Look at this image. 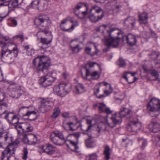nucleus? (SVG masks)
<instances>
[{
	"mask_svg": "<svg viewBox=\"0 0 160 160\" xmlns=\"http://www.w3.org/2000/svg\"><path fill=\"white\" fill-rule=\"evenodd\" d=\"M25 108H26V109H28V107H23L21 108H20V109L18 111L19 113L20 114V113H22V111L23 109Z\"/></svg>",
	"mask_w": 160,
	"mask_h": 160,
	"instance_id": "nucleus-59",
	"label": "nucleus"
},
{
	"mask_svg": "<svg viewBox=\"0 0 160 160\" xmlns=\"http://www.w3.org/2000/svg\"><path fill=\"white\" fill-rule=\"evenodd\" d=\"M80 136V134L79 133L75 132L70 134L68 137V141L75 147L76 149H78L79 148L78 145V138Z\"/></svg>",
	"mask_w": 160,
	"mask_h": 160,
	"instance_id": "nucleus-11",
	"label": "nucleus"
},
{
	"mask_svg": "<svg viewBox=\"0 0 160 160\" xmlns=\"http://www.w3.org/2000/svg\"><path fill=\"white\" fill-rule=\"evenodd\" d=\"M20 143L19 139H16L14 141H12L8 143V144L7 146V150H14L18 147Z\"/></svg>",
	"mask_w": 160,
	"mask_h": 160,
	"instance_id": "nucleus-19",
	"label": "nucleus"
},
{
	"mask_svg": "<svg viewBox=\"0 0 160 160\" xmlns=\"http://www.w3.org/2000/svg\"><path fill=\"white\" fill-rule=\"evenodd\" d=\"M78 25V23L77 21L75 20L74 22L71 26V27L68 29H66L64 26L62 25H60V27L61 30L64 31L71 32L74 28V27Z\"/></svg>",
	"mask_w": 160,
	"mask_h": 160,
	"instance_id": "nucleus-25",
	"label": "nucleus"
},
{
	"mask_svg": "<svg viewBox=\"0 0 160 160\" xmlns=\"http://www.w3.org/2000/svg\"><path fill=\"white\" fill-rule=\"evenodd\" d=\"M23 116H27L28 119L30 121H33L35 120L36 118V112L34 111H27L25 114L22 113Z\"/></svg>",
	"mask_w": 160,
	"mask_h": 160,
	"instance_id": "nucleus-22",
	"label": "nucleus"
},
{
	"mask_svg": "<svg viewBox=\"0 0 160 160\" xmlns=\"http://www.w3.org/2000/svg\"><path fill=\"white\" fill-rule=\"evenodd\" d=\"M94 47L95 49V51L94 52H91V48L88 47L85 48V51L87 54H90L91 56L97 54L99 52V50L97 48L96 46L94 45Z\"/></svg>",
	"mask_w": 160,
	"mask_h": 160,
	"instance_id": "nucleus-30",
	"label": "nucleus"
},
{
	"mask_svg": "<svg viewBox=\"0 0 160 160\" xmlns=\"http://www.w3.org/2000/svg\"><path fill=\"white\" fill-rule=\"evenodd\" d=\"M151 56H155V59L157 60V61L155 62L156 64H160V54H157L155 51H153L150 55Z\"/></svg>",
	"mask_w": 160,
	"mask_h": 160,
	"instance_id": "nucleus-42",
	"label": "nucleus"
},
{
	"mask_svg": "<svg viewBox=\"0 0 160 160\" xmlns=\"http://www.w3.org/2000/svg\"><path fill=\"white\" fill-rule=\"evenodd\" d=\"M129 123L127 126L128 130L130 132H136L138 130L140 129L142 125L140 122H138L136 118H131L129 119Z\"/></svg>",
	"mask_w": 160,
	"mask_h": 160,
	"instance_id": "nucleus-8",
	"label": "nucleus"
},
{
	"mask_svg": "<svg viewBox=\"0 0 160 160\" xmlns=\"http://www.w3.org/2000/svg\"><path fill=\"white\" fill-rule=\"evenodd\" d=\"M60 109L59 108H55L53 110V112L51 116V118L55 119L58 117L60 113Z\"/></svg>",
	"mask_w": 160,
	"mask_h": 160,
	"instance_id": "nucleus-40",
	"label": "nucleus"
},
{
	"mask_svg": "<svg viewBox=\"0 0 160 160\" xmlns=\"http://www.w3.org/2000/svg\"><path fill=\"white\" fill-rule=\"evenodd\" d=\"M117 34L118 35L121 34L122 42H123L125 39H126L127 43L131 46L135 45L137 42L135 36L131 34H128L127 36H123L122 33L120 32H118Z\"/></svg>",
	"mask_w": 160,
	"mask_h": 160,
	"instance_id": "nucleus-12",
	"label": "nucleus"
},
{
	"mask_svg": "<svg viewBox=\"0 0 160 160\" xmlns=\"http://www.w3.org/2000/svg\"><path fill=\"white\" fill-rule=\"evenodd\" d=\"M7 131L0 132V147H2V143L5 142Z\"/></svg>",
	"mask_w": 160,
	"mask_h": 160,
	"instance_id": "nucleus-35",
	"label": "nucleus"
},
{
	"mask_svg": "<svg viewBox=\"0 0 160 160\" xmlns=\"http://www.w3.org/2000/svg\"><path fill=\"white\" fill-rule=\"evenodd\" d=\"M34 23L40 30L37 34L38 39H40V42L47 45L51 43L52 36L47 29L51 24L49 18L45 15L39 16L35 19Z\"/></svg>",
	"mask_w": 160,
	"mask_h": 160,
	"instance_id": "nucleus-2",
	"label": "nucleus"
},
{
	"mask_svg": "<svg viewBox=\"0 0 160 160\" xmlns=\"http://www.w3.org/2000/svg\"><path fill=\"white\" fill-rule=\"evenodd\" d=\"M68 21V19L66 18L62 21L61 24H64L65 23Z\"/></svg>",
	"mask_w": 160,
	"mask_h": 160,
	"instance_id": "nucleus-61",
	"label": "nucleus"
},
{
	"mask_svg": "<svg viewBox=\"0 0 160 160\" xmlns=\"http://www.w3.org/2000/svg\"><path fill=\"white\" fill-rule=\"evenodd\" d=\"M11 151H4L2 152V160H9L10 157Z\"/></svg>",
	"mask_w": 160,
	"mask_h": 160,
	"instance_id": "nucleus-32",
	"label": "nucleus"
},
{
	"mask_svg": "<svg viewBox=\"0 0 160 160\" xmlns=\"http://www.w3.org/2000/svg\"><path fill=\"white\" fill-rule=\"evenodd\" d=\"M8 52L9 57H10L11 56L14 57H16L18 53V51L17 47L16 45L13 43H10L8 45V47L7 50L4 51L3 50L2 51L1 58L7 57L6 53Z\"/></svg>",
	"mask_w": 160,
	"mask_h": 160,
	"instance_id": "nucleus-7",
	"label": "nucleus"
},
{
	"mask_svg": "<svg viewBox=\"0 0 160 160\" xmlns=\"http://www.w3.org/2000/svg\"><path fill=\"white\" fill-rule=\"evenodd\" d=\"M36 62H38V65L36 69L39 72L41 71L43 73L46 72L50 66V60L46 56L42 55L35 58L33 61V65L36 66Z\"/></svg>",
	"mask_w": 160,
	"mask_h": 160,
	"instance_id": "nucleus-3",
	"label": "nucleus"
},
{
	"mask_svg": "<svg viewBox=\"0 0 160 160\" xmlns=\"http://www.w3.org/2000/svg\"><path fill=\"white\" fill-rule=\"evenodd\" d=\"M78 42L77 41H72L70 44V48L72 51L74 53H78L82 49L80 47L79 44H78Z\"/></svg>",
	"mask_w": 160,
	"mask_h": 160,
	"instance_id": "nucleus-16",
	"label": "nucleus"
},
{
	"mask_svg": "<svg viewBox=\"0 0 160 160\" xmlns=\"http://www.w3.org/2000/svg\"><path fill=\"white\" fill-rule=\"evenodd\" d=\"M55 151H40L39 153L41 154L46 153L48 155H50L54 153Z\"/></svg>",
	"mask_w": 160,
	"mask_h": 160,
	"instance_id": "nucleus-46",
	"label": "nucleus"
},
{
	"mask_svg": "<svg viewBox=\"0 0 160 160\" xmlns=\"http://www.w3.org/2000/svg\"><path fill=\"white\" fill-rule=\"evenodd\" d=\"M110 5L112 6H114L115 7L116 9H119V8L121 7V6L120 5H117V3L116 4H115L114 2H112V3H110Z\"/></svg>",
	"mask_w": 160,
	"mask_h": 160,
	"instance_id": "nucleus-56",
	"label": "nucleus"
},
{
	"mask_svg": "<svg viewBox=\"0 0 160 160\" xmlns=\"http://www.w3.org/2000/svg\"><path fill=\"white\" fill-rule=\"evenodd\" d=\"M52 102L50 101L43 99L41 101V105L39 108L40 111L44 113L50 109V107Z\"/></svg>",
	"mask_w": 160,
	"mask_h": 160,
	"instance_id": "nucleus-14",
	"label": "nucleus"
},
{
	"mask_svg": "<svg viewBox=\"0 0 160 160\" xmlns=\"http://www.w3.org/2000/svg\"><path fill=\"white\" fill-rule=\"evenodd\" d=\"M1 106H0V109L2 108L3 107H5L6 108H7L8 107V104L5 103H1Z\"/></svg>",
	"mask_w": 160,
	"mask_h": 160,
	"instance_id": "nucleus-58",
	"label": "nucleus"
},
{
	"mask_svg": "<svg viewBox=\"0 0 160 160\" xmlns=\"http://www.w3.org/2000/svg\"><path fill=\"white\" fill-rule=\"evenodd\" d=\"M102 9L99 7L97 6H94L90 9V13L95 12L96 13L98 14L102 11Z\"/></svg>",
	"mask_w": 160,
	"mask_h": 160,
	"instance_id": "nucleus-41",
	"label": "nucleus"
},
{
	"mask_svg": "<svg viewBox=\"0 0 160 160\" xmlns=\"http://www.w3.org/2000/svg\"><path fill=\"white\" fill-rule=\"evenodd\" d=\"M117 64L119 67L121 68H123L126 65L125 60L122 58H119L117 62Z\"/></svg>",
	"mask_w": 160,
	"mask_h": 160,
	"instance_id": "nucleus-39",
	"label": "nucleus"
},
{
	"mask_svg": "<svg viewBox=\"0 0 160 160\" xmlns=\"http://www.w3.org/2000/svg\"><path fill=\"white\" fill-rule=\"evenodd\" d=\"M98 108L101 112H105L107 114H109L112 113V111L106 107L105 104L103 103H98Z\"/></svg>",
	"mask_w": 160,
	"mask_h": 160,
	"instance_id": "nucleus-17",
	"label": "nucleus"
},
{
	"mask_svg": "<svg viewBox=\"0 0 160 160\" xmlns=\"http://www.w3.org/2000/svg\"><path fill=\"white\" fill-rule=\"evenodd\" d=\"M114 30L113 29L110 31H107L108 35L109 36V37L105 38L104 44L108 47H116L118 45L121 38L118 37L117 38H114L111 37V32Z\"/></svg>",
	"mask_w": 160,
	"mask_h": 160,
	"instance_id": "nucleus-6",
	"label": "nucleus"
},
{
	"mask_svg": "<svg viewBox=\"0 0 160 160\" xmlns=\"http://www.w3.org/2000/svg\"><path fill=\"white\" fill-rule=\"evenodd\" d=\"M51 140L53 143L59 145L63 144L65 141V139L62 140L59 138L57 139V137H51Z\"/></svg>",
	"mask_w": 160,
	"mask_h": 160,
	"instance_id": "nucleus-26",
	"label": "nucleus"
},
{
	"mask_svg": "<svg viewBox=\"0 0 160 160\" xmlns=\"http://www.w3.org/2000/svg\"><path fill=\"white\" fill-rule=\"evenodd\" d=\"M104 16L103 12H102L100 15L96 13L95 14L92 13H90L89 18L90 20L93 22H96L98 20L101 19Z\"/></svg>",
	"mask_w": 160,
	"mask_h": 160,
	"instance_id": "nucleus-18",
	"label": "nucleus"
},
{
	"mask_svg": "<svg viewBox=\"0 0 160 160\" xmlns=\"http://www.w3.org/2000/svg\"><path fill=\"white\" fill-rule=\"evenodd\" d=\"M12 91H11L9 96L15 98H19L23 93L22 90L20 86L14 84L11 85Z\"/></svg>",
	"mask_w": 160,
	"mask_h": 160,
	"instance_id": "nucleus-10",
	"label": "nucleus"
},
{
	"mask_svg": "<svg viewBox=\"0 0 160 160\" xmlns=\"http://www.w3.org/2000/svg\"><path fill=\"white\" fill-rule=\"evenodd\" d=\"M123 77L127 80V82H128L129 83H132L133 82H134V80L132 81H129L126 75H125V74L123 75Z\"/></svg>",
	"mask_w": 160,
	"mask_h": 160,
	"instance_id": "nucleus-57",
	"label": "nucleus"
},
{
	"mask_svg": "<svg viewBox=\"0 0 160 160\" xmlns=\"http://www.w3.org/2000/svg\"><path fill=\"white\" fill-rule=\"evenodd\" d=\"M97 156L95 154H92L90 156V160H96Z\"/></svg>",
	"mask_w": 160,
	"mask_h": 160,
	"instance_id": "nucleus-49",
	"label": "nucleus"
},
{
	"mask_svg": "<svg viewBox=\"0 0 160 160\" xmlns=\"http://www.w3.org/2000/svg\"><path fill=\"white\" fill-rule=\"evenodd\" d=\"M76 90V93L77 94H80L83 92L85 90L84 87L81 84L78 83L75 86Z\"/></svg>",
	"mask_w": 160,
	"mask_h": 160,
	"instance_id": "nucleus-31",
	"label": "nucleus"
},
{
	"mask_svg": "<svg viewBox=\"0 0 160 160\" xmlns=\"http://www.w3.org/2000/svg\"><path fill=\"white\" fill-rule=\"evenodd\" d=\"M150 74L152 76L156 78L158 76L157 72L155 70H153L151 72Z\"/></svg>",
	"mask_w": 160,
	"mask_h": 160,
	"instance_id": "nucleus-52",
	"label": "nucleus"
},
{
	"mask_svg": "<svg viewBox=\"0 0 160 160\" xmlns=\"http://www.w3.org/2000/svg\"><path fill=\"white\" fill-rule=\"evenodd\" d=\"M18 0H15L12 3V5L13 7H15L18 5Z\"/></svg>",
	"mask_w": 160,
	"mask_h": 160,
	"instance_id": "nucleus-55",
	"label": "nucleus"
},
{
	"mask_svg": "<svg viewBox=\"0 0 160 160\" xmlns=\"http://www.w3.org/2000/svg\"><path fill=\"white\" fill-rule=\"evenodd\" d=\"M83 7L86 8V9L87 8V7L86 6V4L83 3H78L76 5L74 8V10L75 14L77 16H78L79 13L78 12L79 9L80 8Z\"/></svg>",
	"mask_w": 160,
	"mask_h": 160,
	"instance_id": "nucleus-27",
	"label": "nucleus"
},
{
	"mask_svg": "<svg viewBox=\"0 0 160 160\" xmlns=\"http://www.w3.org/2000/svg\"><path fill=\"white\" fill-rule=\"evenodd\" d=\"M117 0H109L108 2L109 3H112V2H114L115 4L117 3Z\"/></svg>",
	"mask_w": 160,
	"mask_h": 160,
	"instance_id": "nucleus-63",
	"label": "nucleus"
},
{
	"mask_svg": "<svg viewBox=\"0 0 160 160\" xmlns=\"http://www.w3.org/2000/svg\"><path fill=\"white\" fill-rule=\"evenodd\" d=\"M18 38H19L22 41H23L24 40L23 36L22 34H19L16 35L13 37L14 38L17 39Z\"/></svg>",
	"mask_w": 160,
	"mask_h": 160,
	"instance_id": "nucleus-50",
	"label": "nucleus"
},
{
	"mask_svg": "<svg viewBox=\"0 0 160 160\" xmlns=\"http://www.w3.org/2000/svg\"><path fill=\"white\" fill-rule=\"evenodd\" d=\"M99 88H97L96 89H95L94 90V92L95 94L96 95L97 98H102V97H104L105 96L103 95H100L98 96H97V93H98L99 92Z\"/></svg>",
	"mask_w": 160,
	"mask_h": 160,
	"instance_id": "nucleus-47",
	"label": "nucleus"
},
{
	"mask_svg": "<svg viewBox=\"0 0 160 160\" xmlns=\"http://www.w3.org/2000/svg\"><path fill=\"white\" fill-rule=\"evenodd\" d=\"M70 87L65 83H60L53 88L54 92L58 95L63 97L68 93L71 90Z\"/></svg>",
	"mask_w": 160,
	"mask_h": 160,
	"instance_id": "nucleus-5",
	"label": "nucleus"
},
{
	"mask_svg": "<svg viewBox=\"0 0 160 160\" xmlns=\"http://www.w3.org/2000/svg\"><path fill=\"white\" fill-rule=\"evenodd\" d=\"M4 118L10 124L14 125V128L17 130L18 133L22 134V140L25 143L29 144H36L37 138L35 135L25 134V133L31 132L33 130L32 125L26 122L18 123L19 117L13 112L7 113L4 116Z\"/></svg>",
	"mask_w": 160,
	"mask_h": 160,
	"instance_id": "nucleus-1",
	"label": "nucleus"
},
{
	"mask_svg": "<svg viewBox=\"0 0 160 160\" xmlns=\"http://www.w3.org/2000/svg\"><path fill=\"white\" fill-rule=\"evenodd\" d=\"M111 122H108L107 121V122L109 126L113 128L115 127L116 125L120 124L122 122V119L119 117H117L115 115H113L110 118Z\"/></svg>",
	"mask_w": 160,
	"mask_h": 160,
	"instance_id": "nucleus-13",
	"label": "nucleus"
},
{
	"mask_svg": "<svg viewBox=\"0 0 160 160\" xmlns=\"http://www.w3.org/2000/svg\"><path fill=\"white\" fill-rule=\"evenodd\" d=\"M28 153V152L27 151H24L23 155L22 157V158L24 160H26V159L27 158V155Z\"/></svg>",
	"mask_w": 160,
	"mask_h": 160,
	"instance_id": "nucleus-51",
	"label": "nucleus"
},
{
	"mask_svg": "<svg viewBox=\"0 0 160 160\" xmlns=\"http://www.w3.org/2000/svg\"><path fill=\"white\" fill-rule=\"evenodd\" d=\"M104 150H110V148L108 145H105L104 147Z\"/></svg>",
	"mask_w": 160,
	"mask_h": 160,
	"instance_id": "nucleus-64",
	"label": "nucleus"
},
{
	"mask_svg": "<svg viewBox=\"0 0 160 160\" xmlns=\"http://www.w3.org/2000/svg\"><path fill=\"white\" fill-rule=\"evenodd\" d=\"M73 123L72 122L67 123H66V125L69 128L68 129V130L72 131H74V129L72 127H71V126L73 125Z\"/></svg>",
	"mask_w": 160,
	"mask_h": 160,
	"instance_id": "nucleus-48",
	"label": "nucleus"
},
{
	"mask_svg": "<svg viewBox=\"0 0 160 160\" xmlns=\"http://www.w3.org/2000/svg\"><path fill=\"white\" fill-rule=\"evenodd\" d=\"M41 148L42 150H53L55 149V147L49 144H46L42 145Z\"/></svg>",
	"mask_w": 160,
	"mask_h": 160,
	"instance_id": "nucleus-36",
	"label": "nucleus"
},
{
	"mask_svg": "<svg viewBox=\"0 0 160 160\" xmlns=\"http://www.w3.org/2000/svg\"><path fill=\"white\" fill-rule=\"evenodd\" d=\"M110 151H104V154L105 160H109L110 158Z\"/></svg>",
	"mask_w": 160,
	"mask_h": 160,
	"instance_id": "nucleus-43",
	"label": "nucleus"
},
{
	"mask_svg": "<svg viewBox=\"0 0 160 160\" xmlns=\"http://www.w3.org/2000/svg\"><path fill=\"white\" fill-rule=\"evenodd\" d=\"M135 19L133 17H129L125 19L124 23L128 25L131 24L133 27L135 23Z\"/></svg>",
	"mask_w": 160,
	"mask_h": 160,
	"instance_id": "nucleus-28",
	"label": "nucleus"
},
{
	"mask_svg": "<svg viewBox=\"0 0 160 160\" xmlns=\"http://www.w3.org/2000/svg\"><path fill=\"white\" fill-rule=\"evenodd\" d=\"M3 3L0 4V7L2 6H8L10 4V1L3 2Z\"/></svg>",
	"mask_w": 160,
	"mask_h": 160,
	"instance_id": "nucleus-54",
	"label": "nucleus"
},
{
	"mask_svg": "<svg viewBox=\"0 0 160 160\" xmlns=\"http://www.w3.org/2000/svg\"><path fill=\"white\" fill-rule=\"evenodd\" d=\"M147 108L152 117H157L160 113V100L155 98H151L148 103Z\"/></svg>",
	"mask_w": 160,
	"mask_h": 160,
	"instance_id": "nucleus-4",
	"label": "nucleus"
},
{
	"mask_svg": "<svg viewBox=\"0 0 160 160\" xmlns=\"http://www.w3.org/2000/svg\"><path fill=\"white\" fill-rule=\"evenodd\" d=\"M139 21L140 24H146L148 19V14L146 12L139 13L138 15Z\"/></svg>",
	"mask_w": 160,
	"mask_h": 160,
	"instance_id": "nucleus-21",
	"label": "nucleus"
},
{
	"mask_svg": "<svg viewBox=\"0 0 160 160\" xmlns=\"http://www.w3.org/2000/svg\"><path fill=\"white\" fill-rule=\"evenodd\" d=\"M94 141L92 137L89 136V138L85 140L86 146L87 148H91L93 146V144Z\"/></svg>",
	"mask_w": 160,
	"mask_h": 160,
	"instance_id": "nucleus-33",
	"label": "nucleus"
},
{
	"mask_svg": "<svg viewBox=\"0 0 160 160\" xmlns=\"http://www.w3.org/2000/svg\"><path fill=\"white\" fill-rule=\"evenodd\" d=\"M55 79V78L52 76L51 73L41 77L39 80V83L42 87H47L51 85Z\"/></svg>",
	"mask_w": 160,
	"mask_h": 160,
	"instance_id": "nucleus-9",
	"label": "nucleus"
},
{
	"mask_svg": "<svg viewBox=\"0 0 160 160\" xmlns=\"http://www.w3.org/2000/svg\"><path fill=\"white\" fill-rule=\"evenodd\" d=\"M138 141L139 143L142 144L141 146V149H144L147 146V140L142 138H139L138 139Z\"/></svg>",
	"mask_w": 160,
	"mask_h": 160,
	"instance_id": "nucleus-38",
	"label": "nucleus"
},
{
	"mask_svg": "<svg viewBox=\"0 0 160 160\" xmlns=\"http://www.w3.org/2000/svg\"><path fill=\"white\" fill-rule=\"evenodd\" d=\"M122 142L124 143L125 142L126 143H128L129 142V139L126 138V139H123Z\"/></svg>",
	"mask_w": 160,
	"mask_h": 160,
	"instance_id": "nucleus-62",
	"label": "nucleus"
},
{
	"mask_svg": "<svg viewBox=\"0 0 160 160\" xmlns=\"http://www.w3.org/2000/svg\"><path fill=\"white\" fill-rule=\"evenodd\" d=\"M57 137V139L59 138L62 140L64 139V138L62 133L58 131H54L52 132L51 135V137Z\"/></svg>",
	"mask_w": 160,
	"mask_h": 160,
	"instance_id": "nucleus-29",
	"label": "nucleus"
},
{
	"mask_svg": "<svg viewBox=\"0 0 160 160\" xmlns=\"http://www.w3.org/2000/svg\"><path fill=\"white\" fill-rule=\"evenodd\" d=\"M92 123V121L91 120H87V123L88 125L87 126V129H83L82 130L84 131H88L92 127V125H91Z\"/></svg>",
	"mask_w": 160,
	"mask_h": 160,
	"instance_id": "nucleus-45",
	"label": "nucleus"
},
{
	"mask_svg": "<svg viewBox=\"0 0 160 160\" xmlns=\"http://www.w3.org/2000/svg\"><path fill=\"white\" fill-rule=\"evenodd\" d=\"M40 3L39 0H35L32 2L31 6L33 8H36L41 10H43L44 8L42 7L41 4Z\"/></svg>",
	"mask_w": 160,
	"mask_h": 160,
	"instance_id": "nucleus-23",
	"label": "nucleus"
},
{
	"mask_svg": "<svg viewBox=\"0 0 160 160\" xmlns=\"http://www.w3.org/2000/svg\"><path fill=\"white\" fill-rule=\"evenodd\" d=\"M96 64V62H89L86 64V66L84 68L86 70V72H87V69L88 70H89L88 68H89L92 67L94 66V65Z\"/></svg>",
	"mask_w": 160,
	"mask_h": 160,
	"instance_id": "nucleus-44",
	"label": "nucleus"
},
{
	"mask_svg": "<svg viewBox=\"0 0 160 160\" xmlns=\"http://www.w3.org/2000/svg\"><path fill=\"white\" fill-rule=\"evenodd\" d=\"M149 131L154 133H157L160 131V125L156 122H151L148 125Z\"/></svg>",
	"mask_w": 160,
	"mask_h": 160,
	"instance_id": "nucleus-15",
	"label": "nucleus"
},
{
	"mask_svg": "<svg viewBox=\"0 0 160 160\" xmlns=\"http://www.w3.org/2000/svg\"><path fill=\"white\" fill-rule=\"evenodd\" d=\"M11 24L12 26L15 27L17 25V21L15 19H12L11 20Z\"/></svg>",
	"mask_w": 160,
	"mask_h": 160,
	"instance_id": "nucleus-53",
	"label": "nucleus"
},
{
	"mask_svg": "<svg viewBox=\"0 0 160 160\" xmlns=\"http://www.w3.org/2000/svg\"><path fill=\"white\" fill-rule=\"evenodd\" d=\"M13 141V138L12 134L9 132L7 131L5 142L9 143Z\"/></svg>",
	"mask_w": 160,
	"mask_h": 160,
	"instance_id": "nucleus-37",
	"label": "nucleus"
},
{
	"mask_svg": "<svg viewBox=\"0 0 160 160\" xmlns=\"http://www.w3.org/2000/svg\"><path fill=\"white\" fill-rule=\"evenodd\" d=\"M103 84L104 85L107 86V88L108 89V90H106L104 91V94L106 95V96L108 95L111 93L112 92V89L111 86L106 82H104Z\"/></svg>",
	"mask_w": 160,
	"mask_h": 160,
	"instance_id": "nucleus-34",
	"label": "nucleus"
},
{
	"mask_svg": "<svg viewBox=\"0 0 160 160\" xmlns=\"http://www.w3.org/2000/svg\"><path fill=\"white\" fill-rule=\"evenodd\" d=\"M131 112V110L125 107H122L121 108L119 112V117L121 118L127 117L128 115H130Z\"/></svg>",
	"mask_w": 160,
	"mask_h": 160,
	"instance_id": "nucleus-20",
	"label": "nucleus"
},
{
	"mask_svg": "<svg viewBox=\"0 0 160 160\" xmlns=\"http://www.w3.org/2000/svg\"><path fill=\"white\" fill-rule=\"evenodd\" d=\"M91 76L92 79H98L99 76L98 75V72L97 71H95L92 73H91L89 70L87 69L86 72L85 79H88L87 77L88 76Z\"/></svg>",
	"mask_w": 160,
	"mask_h": 160,
	"instance_id": "nucleus-24",
	"label": "nucleus"
},
{
	"mask_svg": "<svg viewBox=\"0 0 160 160\" xmlns=\"http://www.w3.org/2000/svg\"><path fill=\"white\" fill-rule=\"evenodd\" d=\"M151 34L152 36L154 38H156L157 35L154 32H151Z\"/></svg>",
	"mask_w": 160,
	"mask_h": 160,
	"instance_id": "nucleus-60",
	"label": "nucleus"
}]
</instances>
